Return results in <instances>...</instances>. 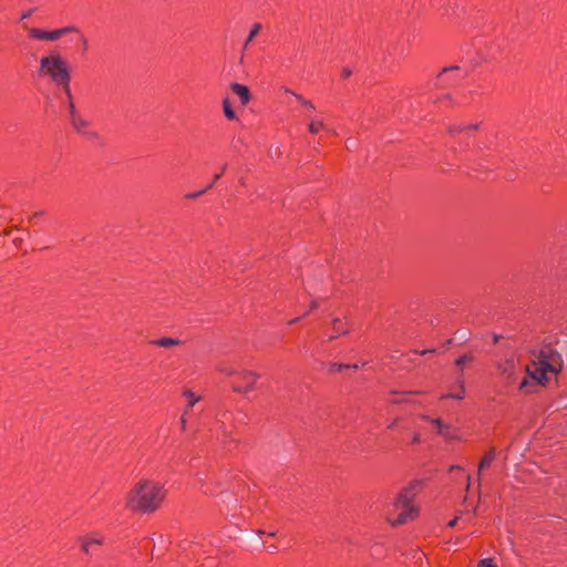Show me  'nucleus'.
<instances>
[{
	"instance_id": "obj_1",
	"label": "nucleus",
	"mask_w": 567,
	"mask_h": 567,
	"mask_svg": "<svg viewBox=\"0 0 567 567\" xmlns=\"http://www.w3.org/2000/svg\"><path fill=\"white\" fill-rule=\"evenodd\" d=\"M561 355L549 348L543 349L526 364V377L519 383V390L526 393L535 391L537 385H544L555 379L563 368Z\"/></svg>"
},
{
	"instance_id": "obj_2",
	"label": "nucleus",
	"mask_w": 567,
	"mask_h": 567,
	"mask_svg": "<svg viewBox=\"0 0 567 567\" xmlns=\"http://www.w3.org/2000/svg\"><path fill=\"white\" fill-rule=\"evenodd\" d=\"M165 483L154 477L140 478L126 496V507L144 514L159 509L166 498Z\"/></svg>"
},
{
	"instance_id": "obj_3",
	"label": "nucleus",
	"mask_w": 567,
	"mask_h": 567,
	"mask_svg": "<svg viewBox=\"0 0 567 567\" xmlns=\"http://www.w3.org/2000/svg\"><path fill=\"white\" fill-rule=\"evenodd\" d=\"M419 487L420 482H412L398 494L393 502L386 505L383 515L390 525H403L417 517L419 508L414 503V498Z\"/></svg>"
},
{
	"instance_id": "obj_4",
	"label": "nucleus",
	"mask_w": 567,
	"mask_h": 567,
	"mask_svg": "<svg viewBox=\"0 0 567 567\" xmlns=\"http://www.w3.org/2000/svg\"><path fill=\"white\" fill-rule=\"evenodd\" d=\"M39 78L49 80L55 86L61 87L66 97L71 93V72L66 60L56 52H51L40 59Z\"/></svg>"
},
{
	"instance_id": "obj_5",
	"label": "nucleus",
	"mask_w": 567,
	"mask_h": 567,
	"mask_svg": "<svg viewBox=\"0 0 567 567\" xmlns=\"http://www.w3.org/2000/svg\"><path fill=\"white\" fill-rule=\"evenodd\" d=\"M259 374L250 370H240L239 378L236 379L233 389L235 392L248 394L258 389Z\"/></svg>"
},
{
	"instance_id": "obj_6",
	"label": "nucleus",
	"mask_w": 567,
	"mask_h": 567,
	"mask_svg": "<svg viewBox=\"0 0 567 567\" xmlns=\"http://www.w3.org/2000/svg\"><path fill=\"white\" fill-rule=\"evenodd\" d=\"M66 100H68V112H69V120H70L71 126L79 134H82V135L89 134L90 122L83 114H81L76 110L74 102H73L72 94L70 95V97H66Z\"/></svg>"
},
{
	"instance_id": "obj_7",
	"label": "nucleus",
	"mask_w": 567,
	"mask_h": 567,
	"mask_svg": "<svg viewBox=\"0 0 567 567\" xmlns=\"http://www.w3.org/2000/svg\"><path fill=\"white\" fill-rule=\"evenodd\" d=\"M499 372L509 381H515L516 374L519 370V358L516 353H508L503 360L498 362Z\"/></svg>"
},
{
	"instance_id": "obj_8",
	"label": "nucleus",
	"mask_w": 567,
	"mask_h": 567,
	"mask_svg": "<svg viewBox=\"0 0 567 567\" xmlns=\"http://www.w3.org/2000/svg\"><path fill=\"white\" fill-rule=\"evenodd\" d=\"M70 30H71L70 27L61 28V29H55V30H52V31H45V30H42V29H39V28H31L29 30V35L32 39H35V40L55 41V40L60 39L63 34L69 32Z\"/></svg>"
},
{
	"instance_id": "obj_9",
	"label": "nucleus",
	"mask_w": 567,
	"mask_h": 567,
	"mask_svg": "<svg viewBox=\"0 0 567 567\" xmlns=\"http://www.w3.org/2000/svg\"><path fill=\"white\" fill-rule=\"evenodd\" d=\"M349 330V323L346 319L334 318L332 320V331L326 332L324 336L328 340H332L339 336L346 334Z\"/></svg>"
},
{
	"instance_id": "obj_10",
	"label": "nucleus",
	"mask_w": 567,
	"mask_h": 567,
	"mask_svg": "<svg viewBox=\"0 0 567 567\" xmlns=\"http://www.w3.org/2000/svg\"><path fill=\"white\" fill-rule=\"evenodd\" d=\"M230 90L234 92L236 96H238L240 103L245 106L251 100L250 90L247 85L240 83H231Z\"/></svg>"
},
{
	"instance_id": "obj_11",
	"label": "nucleus",
	"mask_w": 567,
	"mask_h": 567,
	"mask_svg": "<svg viewBox=\"0 0 567 567\" xmlns=\"http://www.w3.org/2000/svg\"><path fill=\"white\" fill-rule=\"evenodd\" d=\"M183 396L187 400V408H186V410L193 408L202 399L200 394H198V393H196V392H194L192 390H185L183 392ZM186 413H187V411H185V413L181 417V427H182L183 431H185V429H186V419H185V414Z\"/></svg>"
},
{
	"instance_id": "obj_12",
	"label": "nucleus",
	"mask_w": 567,
	"mask_h": 567,
	"mask_svg": "<svg viewBox=\"0 0 567 567\" xmlns=\"http://www.w3.org/2000/svg\"><path fill=\"white\" fill-rule=\"evenodd\" d=\"M104 537L100 534L86 535L81 539V548L84 553L90 554L94 545H102Z\"/></svg>"
},
{
	"instance_id": "obj_13",
	"label": "nucleus",
	"mask_w": 567,
	"mask_h": 567,
	"mask_svg": "<svg viewBox=\"0 0 567 567\" xmlns=\"http://www.w3.org/2000/svg\"><path fill=\"white\" fill-rule=\"evenodd\" d=\"M308 117L310 118V123L308 125V128H309V132L312 133V134H317L321 131H326L327 130V126L324 124V118L322 116H313L311 117L310 115H308Z\"/></svg>"
},
{
	"instance_id": "obj_14",
	"label": "nucleus",
	"mask_w": 567,
	"mask_h": 567,
	"mask_svg": "<svg viewBox=\"0 0 567 567\" xmlns=\"http://www.w3.org/2000/svg\"><path fill=\"white\" fill-rule=\"evenodd\" d=\"M221 105H223L224 115L228 121H238L239 120L233 105H231L229 97L223 99Z\"/></svg>"
},
{
	"instance_id": "obj_15",
	"label": "nucleus",
	"mask_w": 567,
	"mask_h": 567,
	"mask_svg": "<svg viewBox=\"0 0 567 567\" xmlns=\"http://www.w3.org/2000/svg\"><path fill=\"white\" fill-rule=\"evenodd\" d=\"M284 93L289 95V96L295 97L296 101L299 102L300 105L305 106L307 110H309L311 112L315 111V105L312 104L311 101L306 100L305 97H302L301 95H299L296 92L291 91L290 89L285 87L284 89Z\"/></svg>"
},
{
	"instance_id": "obj_16",
	"label": "nucleus",
	"mask_w": 567,
	"mask_h": 567,
	"mask_svg": "<svg viewBox=\"0 0 567 567\" xmlns=\"http://www.w3.org/2000/svg\"><path fill=\"white\" fill-rule=\"evenodd\" d=\"M262 29V24L259 23V22H255L250 29H249V32H248V35L244 42V50H247L249 44L251 43V41L256 38V35L261 31Z\"/></svg>"
},
{
	"instance_id": "obj_17",
	"label": "nucleus",
	"mask_w": 567,
	"mask_h": 567,
	"mask_svg": "<svg viewBox=\"0 0 567 567\" xmlns=\"http://www.w3.org/2000/svg\"><path fill=\"white\" fill-rule=\"evenodd\" d=\"M152 344L162 347V348H171L178 344V340L169 337L159 338L152 341Z\"/></svg>"
},
{
	"instance_id": "obj_18",
	"label": "nucleus",
	"mask_w": 567,
	"mask_h": 567,
	"mask_svg": "<svg viewBox=\"0 0 567 567\" xmlns=\"http://www.w3.org/2000/svg\"><path fill=\"white\" fill-rule=\"evenodd\" d=\"M465 394L464 384L462 381L457 383V388L455 390H451L447 394L443 395V398H451L456 400H462Z\"/></svg>"
},
{
	"instance_id": "obj_19",
	"label": "nucleus",
	"mask_w": 567,
	"mask_h": 567,
	"mask_svg": "<svg viewBox=\"0 0 567 567\" xmlns=\"http://www.w3.org/2000/svg\"><path fill=\"white\" fill-rule=\"evenodd\" d=\"M478 128V124L477 123H471V124H464V123H460V124H454L451 126V132H464L466 130H477Z\"/></svg>"
},
{
	"instance_id": "obj_20",
	"label": "nucleus",
	"mask_w": 567,
	"mask_h": 567,
	"mask_svg": "<svg viewBox=\"0 0 567 567\" xmlns=\"http://www.w3.org/2000/svg\"><path fill=\"white\" fill-rule=\"evenodd\" d=\"M495 458V451L494 450H491L488 451L484 457L482 458L481 463H480V471L483 470L484 467H487L492 464V462L494 461Z\"/></svg>"
},
{
	"instance_id": "obj_21",
	"label": "nucleus",
	"mask_w": 567,
	"mask_h": 567,
	"mask_svg": "<svg viewBox=\"0 0 567 567\" xmlns=\"http://www.w3.org/2000/svg\"><path fill=\"white\" fill-rule=\"evenodd\" d=\"M414 393L411 392H402L398 394V396L393 398L392 402L402 403V402H413Z\"/></svg>"
},
{
	"instance_id": "obj_22",
	"label": "nucleus",
	"mask_w": 567,
	"mask_h": 567,
	"mask_svg": "<svg viewBox=\"0 0 567 567\" xmlns=\"http://www.w3.org/2000/svg\"><path fill=\"white\" fill-rule=\"evenodd\" d=\"M219 371L225 374V375H228V377H231V375H235L237 378H239V373H240V370H238L237 368H235L234 365H225V367H220Z\"/></svg>"
},
{
	"instance_id": "obj_23",
	"label": "nucleus",
	"mask_w": 567,
	"mask_h": 567,
	"mask_svg": "<svg viewBox=\"0 0 567 567\" xmlns=\"http://www.w3.org/2000/svg\"><path fill=\"white\" fill-rule=\"evenodd\" d=\"M454 72H457L458 78L463 76V73H461L460 68L454 65V66L443 69L442 73L440 74V78H443L444 75H446L449 73H454Z\"/></svg>"
},
{
	"instance_id": "obj_24",
	"label": "nucleus",
	"mask_w": 567,
	"mask_h": 567,
	"mask_svg": "<svg viewBox=\"0 0 567 567\" xmlns=\"http://www.w3.org/2000/svg\"><path fill=\"white\" fill-rule=\"evenodd\" d=\"M433 424L435 425L437 433L444 436H447L449 433L445 432V426L442 424L440 419L432 420Z\"/></svg>"
},
{
	"instance_id": "obj_25",
	"label": "nucleus",
	"mask_w": 567,
	"mask_h": 567,
	"mask_svg": "<svg viewBox=\"0 0 567 567\" xmlns=\"http://www.w3.org/2000/svg\"><path fill=\"white\" fill-rule=\"evenodd\" d=\"M478 567H497L493 558H483L478 561Z\"/></svg>"
},
{
	"instance_id": "obj_26",
	"label": "nucleus",
	"mask_w": 567,
	"mask_h": 567,
	"mask_svg": "<svg viewBox=\"0 0 567 567\" xmlns=\"http://www.w3.org/2000/svg\"><path fill=\"white\" fill-rule=\"evenodd\" d=\"M340 74L343 79H348L352 75V69L350 66H343Z\"/></svg>"
},
{
	"instance_id": "obj_27",
	"label": "nucleus",
	"mask_w": 567,
	"mask_h": 567,
	"mask_svg": "<svg viewBox=\"0 0 567 567\" xmlns=\"http://www.w3.org/2000/svg\"><path fill=\"white\" fill-rule=\"evenodd\" d=\"M470 360H471V358L467 354H464L456 359V364L463 365L465 362H467Z\"/></svg>"
},
{
	"instance_id": "obj_28",
	"label": "nucleus",
	"mask_w": 567,
	"mask_h": 567,
	"mask_svg": "<svg viewBox=\"0 0 567 567\" xmlns=\"http://www.w3.org/2000/svg\"><path fill=\"white\" fill-rule=\"evenodd\" d=\"M31 16V11H27L21 16V20H24Z\"/></svg>"
},
{
	"instance_id": "obj_29",
	"label": "nucleus",
	"mask_w": 567,
	"mask_h": 567,
	"mask_svg": "<svg viewBox=\"0 0 567 567\" xmlns=\"http://www.w3.org/2000/svg\"><path fill=\"white\" fill-rule=\"evenodd\" d=\"M203 193H204V190H202V192H199V193H195V194H188V195H187V197H188V198H193V197H196V196H198V195H200V194H203Z\"/></svg>"
},
{
	"instance_id": "obj_30",
	"label": "nucleus",
	"mask_w": 567,
	"mask_h": 567,
	"mask_svg": "<svg viewBox=\"0 0 567 567\" xmlns=\"http://www.w3.org/2000/svg\"><path fill=\"white\" fill-rule=\"evenodd\" d=\"M456 520H457V517H456V518H454V519H452L451 522H449V524H447V525H449V527H453V526H455Z\"/></svg>"
},
{
	"instance_id": "obj_31",
	"label": "nucleus",
	"mask_w": 567,
	"mask_h": 567,
	"mask_svg": "<svg viewBox=\"0 0 567 567\" xmlns=\"http://www.w3.org/2000/svg\"><path fill=\"white\" fill-rule=\"evenodd\" d=\"M299 319H300V318H298V317H297V318H293V319H291V320H289V321H288V324H293V323L298 322V321H299Z\"/></svg>"
},
{
	"instance_id": "obj_32",
	"label": "nucleus",
	"mask_w": 567,
	"mask_h": 567,
	"mask_svg": "<svg viewBox=\"0 0 567 567\" xmlns=\"http://www.w3.org/2000/svg\"><path fill=\"white\" fill-rule=\"evenodd\" d=\"M337 367V370H341L343 368V365L339 364V365H336Z\"/></svg>"
},
{
	"instance_id": "obj_33",
	"label": "nucleus",
	"mask_w": 567,
	"mask_h": 567,
	"mask_svg": "<svg viewBox=\"0 0 567 567\" xmlns=\"http://www.w3.org/2000/svg\"><path fill=\"white\" fill-rule=\"evenodd\" d=\"M276 535V532H270L269 533V536H275Z\"/></svg>"
}]
</instances>
